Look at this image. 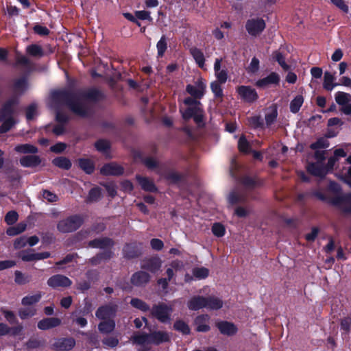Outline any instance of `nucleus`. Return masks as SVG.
<instances>
[{"mask_svg": "<svg viewBox=\"0 0 351 351\" xmlns=\"http://www.w3.org/2000/svg\"><path fill=\"white\" fill-rule=\"evenodd\" d=\"M43 296L41 291H38L36 294L32 295H26L21 300V304L24 306H29L37 304L40 302Z\"/></svg>", "mask_w": 351, "mask_h": 351, "instance_id": "32", "label": "nucleus"}, {"mask_svg": "<svg viewBox=\"0 0 351 351\" xmlns=\"http://www.w3.org/2000/svg\"><path fill=\"white\" fill-rule=\"evenodd\" d=\"M124 173V168L116 162H111L104 164L100 169V173L103 176H119Z\"/></svg>", "mask_w": 351, "mask_h": 351, "instance_id": "13", "label": "nucleus"}, {"mask_svg": "<svg viewBox=\"0 0 351 351\" xmlns=\"http://www.w3.org/2000/svg\"><path fill=\"white\" fill-rule=\"evenodd\" d=\"M273 58L280 65V66L285 70L288 71L290 69L285 61V57L282 53L276 51L273 53Z\"/></svg>", "mask_w": 351, "mask_h": 351, "instance_id": "48", "label": "nucleus"}, {"mask_svg": "<svg viewBox=\"0 0 351 351\" xmlns=\"http://www.w3.org/2000/svg\"><path fill=\"white\" fill-rule=\"evenodd\" d=\"M61 323L62 321L58 317H47L40 320L37 327L40 330H47L59 326Z\"/></svg>", "mask_w": 351, "mask_h": 351, "instance_id": "23", "label": "nucleus"}, {"mask_svg": "<svg viewBox=\"0 0 351 351\" xmlns=\"http://www.w3.org/2000/svg\"><path fill=\"white\" fill-rule=\"evenodd\" d=\"M211 230L213 234L217 237H222L226 233L224 226L218 222L213 223Z\"/></svg>", "mask_w": 351, "mask_h": 351, "instance_id": "58", "label": "nucleus"}, {"mask_svg": "<svg viewBox=\"0 0 351 351\" xmlns=\"http://www.w3.org/2000/svg\"><path fill=\"white\" fill-rule=\"evenodd\" d=\"M210 316L208 314H200L197 315L193 320L195 331L198 332H207L210 330L209 325Z\"/></svg>", "mask_w": 351, "mask_h": 351, "instance_id": "12", "label": "nucleus"}, {"mask_svg": "<svg viewBox=\"0 0 351 351\" xmlns=\"http://www.w3.org/2000/svg\"><path fill=\"white\" fill-rule=\"evenodd\" d=\"M114 245V241L109 237L96 238L88 242V246L92 248H98L104 250L111 249Z\"/></svg>", "mask_w": 351, "mask_h": 351, "instance_id": "16", "label": "nucleus"}, {"mask_svg": "<svg viewBox=\"0 0 351 351\" xmlns=\"http://www.w3.org/2000/svg\"><path fill=\"white\" fill-rule=\"evenodd\" d=\"M193 274L197 279H205L209 275V270L204 267H195L193 269Z\"/></svg>", "mask_w": 351, "mask_h": 351, "instance_id": "55", "label": "nucleus"}, {"mask_svg": "<svg viewBox=\"0 0 351 351\" xmlns=\"http://www.w3.org/2000/svg\"><path fill=\"white\" fill-rule=\"evenodd\" d=\"M238 149L240 152L244 154H248L251 152L250 145L244 135H241L238 141Z\"/></svg>", "mask_w": 351, "mask_h": 351, "instance_id": "45", "label": "nucleus"}, {"mask_svg": "<svg viewBox=\"0 0 351 351\" xmlns=\"http://www.w3.org/2000/svg\"><path fill=\"white\" fill-rule=\"evenodd\" d=\"M215 326L221 335L229 337L234 335L238 332V328L233 322L226 320L216 322Z\"/></svg>", "mask_w": 351, "mask_h": 351, "instance_id": "14", "label": "nucleus"}, {"mask_svg": "<svg viewBox=\"0 0 351 351\" xmlns=\"http://www.w3.org/2000/svg\"><path fill=\"white\" fill-rule=\"evenodd\" d=\"M32 280V276L23 274L22 271L16 270L14 272V282L19 285H24Z\"/></svg>", "mask_w": 351, "mask_h": 351, "instance_id": "38", "label": "nucleus"}, {"mask_svg": "<svg viewBox=\"0 0 351 351\" xmlns=\"http://www.w3.org/2000/svg\"><path fill=\"white\" fill-rule=\"evenodd\" d=\"M166 180L169 181L171 184H176L185 180V176L175 171H168L165 173L158 172Z\"/></svg>", "mask_w": 351, "mask_h": 351, "instance_id": "26", "label": "nucleus"}, {"mask_svg": "<svg viewBox=\"0 0 351 351\" xmlns=\"http://www.w3.org/2000/svg\"><path fill=\"white\" fill-rule=\"evenodd\" d=\"M265 26V21L261 18L248 19L245 23L247 32L253 36H256L262 33Z\"/></svg>", "mask_w": 351, "mask_h": 351, "instance_id": "8", "label": "nucleus"}, {"mask_svg": "<svg viewBox=\"0 0 351 351\" xmlns=\"http://www.w3.org/2000/svg\"><path fill=\"white\" fill-rule=\"evenodd\" d=\"M189 51L198 66L203 69L205 66V58L202 50L196 47H193Z\"/></svg>", "mask_w": 351, "mask_h": 351, "instance_id": "30", "label": "nucleus"}, {"mask_svg": "<svg viewBox=\"0 0 351 351\" xmlns=\"http://www.w3.org/2000/svg\"><path fill=\"white\" fill-rule=\"evenodd\" d=\"M3 123L0 126V134H5L10 131L15 124L14 117H8L3 120Z\"/></svg>", "mask_w": 351, "mask_h": 351, "instance_id": "50", "label": "nucleus"}, {"mask_svg": "<svg viewBox=\"0 0 351 351\" xmlns=\"http://www.w3.org/2000/svg\"><path fill=\"white\" fill-rule=\"evenodd\" d=\"M31 251L32 250H22L19 253V257L25 262L36 261L35 253H32Z\"/></svg>", "mask_w": 351, "mask_h": 351, "instance_id": "63", "label": "nucleus"}, {"mask_svg": "<svg viewBox=\"0 0 351 351\" xmlns=\"http://www.w3.org/2000/svg\"><path fill=\"white\" fill-rule=\"evenodd\" d=\"M280 81V75L276 72H271L265 77L258 80L255 85L258 88H265L271 85H278Z\"/></svg>", "mask_w": 351, "mask_h": 351, "instance_id": "17", "label": "nucleus"}, {"mask_svg": "<svg viewBox=\"0 0 351 351\" xmlns=\"http://www.w3.org/2000/svg\"><path fill=\"white\" fill-rule=\"evenodd\" d=\"M335 101L339 106H345L347 103L351 101V95L348 93L338 91L336 93Z\"/></svg>", "mask_w": 351, "mask_h": 351, "instance_id": "44", "label": "nucleus"}, {"mask_svg": "<svg viewBox=\"0 0 351 351\" xmlns=\"http://www.w3.org/2000/svg\"><path fill=\"white\" fill-rule=\"evenodd\" d=\"M19 99L16 97L8 99L0 108V121L13 117L15 112L14 107L19 104Z\"/></svg>", "mask_w": 351, "mask_h": 351, "instance_id": "9", "label": "nucleus"}, {"mask_svg": "<svg viewBox=\"0 0 351 351\" xmlns=\"http://www.w3.org/2000/svg\"><path fill=\"white\" fill-rule=\"evenodd\" d=\"M130 303L132 307L137 308L142 312H147L151 310L148 304L137 298H132Z\"/></svg>", "mask_w": 351, "mask_h": 351, "instance_id": "40", "label": "nucleus"}, {"mask_svg": "<svg viewBox=\"0 0 351 351\" xmlns=\"http://www.w3.org/2000/svg\"><path fill=\"white\" fill-rule=\"evenodd\" d=\"M158 57H162L167 49V43L165 36H162L156 44Z\"/></svg>", "mask_w": 351, "mask_h": 351, "instance_id": "52", "label": "nucleus"}, {"mask_svg": "<svg viewBox=\"0 0 351 351\" xmlns=\"http://www.w3.org/2000/svg\"><path fill=\"white\" fill-rule=\"evenodd\" d=\"M237 93L241 100L252 104L258 99L256 90L250 86L241 85L237 88Z\"/></svg>", "mask_w": 351, "mask_h": 351, "instance_id": "5", "label": "nucleus"}, {"mask_svg": "<svg viewBox=\"0 0 351 351\" xmlns=\"http://www.w3.org/2000/svg\"><path fill=\"white\" fill-rule=\"evenodd\" d=\"M340 328H341V330H343L344 333H348L350 332V330L351 329V316L350 315L341 319Z\"/></svg>", "mask_w": 351, "mask_h": 351, "instance_id": "64", "label": "nucleus"}, {"mask_svg": "<svg viewBox=\"0 0 351 351\" xmlns=\"http://www.w3.org/2000/svg\"><path fill=\"white\" fill-rule=\"evenodd\" d=\"M26 53L35 58H40L45 56L43 47L38 44H31L25 49Z\"/></svg>", "mask_w": 351, "mask_h": 351, "instance_id": "29", "label": "nucleus"}, {"mask_svg": "<svg viewBox=\"0 0 351 351\" xmlns=\"http://www.w3.org/2000/svg\"><path fill=\"white\" fill-rule=\"evenodd\" d=\"M14 150L18 153L35 154L38 152L35 145L25 143L19 144L14 147Z\"/></svg>", "mask_w": 351, "mask_h": 351, "instance_id": "36", "label": "nucleus"}, {"mask_svg": "<svg viewBox=\"0 0 351 351\" xmlns=\"http://www.w3.org/2000/svg\"><path fill=\"white\" fill-rule=\"evenodd\" d=\"M45 344V341H40L36 338H30L25 343L28 350L38 349L42 348Z\"/></svg>", "mask_w": 351, "mask_h": 351, "instance_id": "56", "label": "nucleus"}, {"mask_svg": "<svg viewBox=\"0 0 351 351\" xmlns=\"http://www.w3.org/2000/svg\"><path fill=\"white\" fill-rule=\"evenodd\" d=\"M312 195L322 202H328L332 206L340 208L345 213L351 214V193L330 199L322 191L316 190L312 192Z\"/></svg>", "mask_w": 351, "mask_h": 351, "instance_id": "2", "label": "nucleus"}, {"mask_svg": "<svg viewBox=\"0 0 351 351\" xmlns=\"http://www.w3.org/2000/svg\"><path fill=\"white\" fill-rule=\"evenodd\" d=\"M306 171L311 175L320 178H325L328 173L327 167L318 162H309L306 166Z\"/></svg>", "mask_w": 351, "mask_h": 351, "instance_id": "20", "label": "nucleus"}, {"mask_svg": "<svg viewBox=\"0 0 351 351\" xmlns=\"http://www.w3.org/2000/svg\"><path fill=\"white\" fill-rule=\"evenodd\" d=\"M249 122L251 127L254 129H263L264 128L263 119L259 115L252 117Z\"/></svg>", "mask_w": 351, "mask_h": 351, "instance_id": "57", "label": "nucleus"}, {"mask_svg": "<svg viewBox=\"0 0 351 351\" xmlns=\"http://www.w3.org/2000/svg\"><path fill=\"white\" fill-rule=\"evenodd\" d=\"M141 253V249L136 243H126L123 247V257L128 260L138 258Z\"/></svg>", "mask_w": 351, "mask_h": 351, "instance_id": "22", "label": "nucleus"}, {"mask_svg": "<svg viewBox=\"0 0 351 351\" xmlns=\"http://www.w3.org/2000/svg\"><path fill=\"white\" fill-rule=\"evenodd\" d=\"M330 145L329 141L324 137H320L317 140L310 145V148L313 150L319 149L328 148Z\"/></svg>", "mask_w": 351, "mask_h": 351, "instance_id": "49", "label": "nucleus"}, {"mask_svg": "<svg viewBox=\"0 0 351 351\" xmlns=\"http://www.w3.org/2000/svg\"><path fill=\"white\" fill-rule=\"evenodd\" d=\"M40 193L43 198L49 203L56 202L59 199L58 196L55 193L47 189H43Z\"/></svg>", "mask_w": 351, "mask_h": 351, "instance_id": "53", "label": "nucleus"}, {"mask_svg": "<svg viewBox=\"0 0 351 351\" xmlns=\"http://www.w3.org/2000/svg\"><path fill=\"white\" fill-rule=\"evenodd\" d=\"M202 108L199 106H193L186 108L183 112H182V117L183 119L187 121L193 119L195 115L200 111Z\"/></svg>", "mask_w": 351, "mask_h": 351, "instance_id": "47", "label": "nucleus"}, {"mask_svg": "<svg viewBox=\"0 0 351 351\" xmlns=\"http://www.w3.org/2000/svg\"><path fill=\"white\" fill-rule=\"evenodd\" d=\"M84 223V217L80 214H74L60 220L57 230L63 234L71 233L77 230Z\"/></svg>", "mask_w": 351, "mask_h": 351, "instance_id": "3", "label": "nucleus"}, {"mask_svg": "<svg viewBox=\"0 0 351 351\" xmlns=\"http://www.w3.org/2000/svg\"><path fill=\"white\" fill-rule=\"evenodd\" d=\"M223 300L214 295L206 297V308L209 310H219L223 307Z\"/></svg>", "mask_w": 351, "mask_h": 351, "instance_id": "28", "label": "nucleus"}, {"mask_svg": "<svg viewBox=\"0 0 351 351\" xmlns=\"http://www.w3.org/2000/svg\"><path fill=\"white\" fill-rule=\"evenodd\" d=\"M101 197V189L99 186L92 188L88 192V199L90 202H97Z\"/></svg>", "mask_w": 351, "mask_h": 351, "instance_id": "54", "label": "nucleus"}, {"mask_svg": "<svg viewBox=\"0 0 351 351\" xmlns=\"http://www.w3.org/2000/svg\"><path fill=\"white\" fill-rule=\"evenodd\" d=\"M135 178L144 191L149 193H157L158 191V189L154 181L149 178L136 174Z\"/></svg>", "mask_w": 351, "mask_h": 351, "instance_id": "19", "label": "nucleus"}, {"mask_svg": "<svg viewBox=\"0 0 351 351\" xmlns=\"http://www.w3.org/2000/svg\"><path fill=\"white\" fill-rule=\"evenodd\" d=\"M169 341V335L166 331L155 330L149 332V343L159 346Z\"/></svg>", "mask_w": 351, "mask_h": 351, "instance_id": "21", "label": "nucleus"}, {"mask_svg": "<svg viewBox=\"0 0 351 351\" xmlns=\"http://www.w3.org/2000/svg\"><path fill=\"white\" fill-rule=\"evenodd\" d=\"M47 284L53 289H59L69 287L72 285V281L64 275L55 274L49 278Z\"/></svg>", "mask_w": 351, "mask_h": 351, "instance_id": "6", "label": "nucleus"}, {"mask_svg": "<svg viewBox=\"0 0 351 351\" xmlns=\"http://www.w3.org/2000/svg\"><path fill=\"white\" fill-rule=\"evenodd\" d=\"M173 327L175 330L181 332L184 335H188L191 333L189 326L182 319H177Z\"/></svg>", "mask_w": 351, "mask_h": 351, "instance_id": "37", "label": "nucleus"}, {"mask_svg": "<svg viewBox=\"0 0 351 351\" xmlns=\"http://www.w3.org/2000/svg\"><path fill=\"white\" fill-rule=\"evenodd\" d=\"M173 308L165 303L154 304L150 310V315L162 324L169 323L171 320Z\"/></svg>", "mask_w": 351, "mask_h": 351, "instance_id": "4", "label": "nucleus"}, {"mask_svg": "<svg viewBox=\"0 0 351 351\" xmlns=\"http://www.w3.org/2000/svg\"><path fill=\"white\" fill-rule=\"evenodd\" d=\"M150 275L145 271L134 272L130 278L132 285L137 287H145L150 281Z\"/></svg>", "mask_w": 351, "mask_h": 351, "instance_id": "15", "label": "nucleus"}, {"mask_svg": "<svg viewBox=\"0 0 351 351\" xmlns=\"http://www.w3.org/2000/svg\"><path fill=\"white\" fill-rule=\"evenodd\" d=\"M228 200L231 205H234L238 203H245L246 202V197L244 195L240 194L235 191H232L229 193Z\"/></svg>", "mask_w": 351, "mask_h": 351, "instance_id": "41", "label": "nucleus"}, {"mask_svg": "<svg viewBox=\"0 0 351 351\" xmlns=\"http://www.w3.org/2000/svg\"><path fill=\"white\" fill-rule=\"evenodd\" d=\"M222 83L217 81L213 82L210 84V88L216 98H221L223 96V90L221 86Z\"/></svg>", "mask_w": 351, "mask_h": 351, "instance_id": "61", "label": "nucleus"}, {"mask_svg": "<svg viewBox=\"0 0 351 351\" xmlns=\"http://www.w3.org/2000/svg\"><path fill=\"white\" fill-rule=\"evenodd\" d=\"M162 262L158 257H151L142 261L141 264V269L147 270L152 273H156L160 269Z\"/></svg>", "mask_w": 351, "mask_h": 351, "instance_id": "18", "label": "nucleus"}, {"mask_svg": "<svg viewBox=\"0 0 351 351\" xmlns=\"http://www.w3.org/2000/svg\"><path fill=\"white\" fill-rule=\"evenodd\" d=\"M117 310L118 305L116 304L102 305L97 309L95 316L101 320L112 319L116 316Z\"/></svg>", "mask_w": 351, "mask_h": 351, "instance_id": "7", "label": "nucleus"}, {"mask_svg": "<svg viewBox=\"0 0 351 351\" xmlns=\"http://www.w3.org/2000/svg\"><path fill=\"white\" fill-rule=\"evenodd\" d=\"M95 147L99 152L105 153L110 148V145L106 140L99 139L95 143Z\"/></svg>", "mask_w": 351, "mask_h": 351, "instance_id": "60", "label": "nucleus"}, {"mask_svg": "<svg viewBox=\"0 0 351 351\" xmlns=\"http://www.w3.org/2000/svg\"><path fill=\"white\" fill-rule=\"evenodd\" d=\"M241 184L248 189H253L256 186H261L263 182L259 179L245 176L241 179Z\"/></svg>", "mask_w": 351, "mask_h": 351, "instance_id": "35", "label": "nucleus"}, {"mask_svg": "<svg viewBox=\"0 0 351 351\" xmlns=\"http://www.w3.org/2000/svg\"><path fill=\"white\" fill-rule=\"evenodd\" d=\"M187 307L189 310L194 311L206 308V297L202 295L193 296L188 301Z\"/></svg>", "mask_w": 351, "mask_h": 351, "instance_id": "25", "label": "nucleus"}, {"mask_svg": "<svg viewBox=\"0 0 351 351\" xmlns=\"http://www.w3.org/2000/svg\"><path fill=\"white\" fill-rule=\"evenodd\" d=\"M133 343L138 345H143L145 343H149V333L143 332L140 335H136L132 338Z\"/></svg>", "mask_w": 351, "mask_h": 351, "instance_id": "51", "label": "nucleus"}, {"mask_svg": "<svg viewBox=\"0 0 351 351\" xmlns=\"http://www.w3.org/2000/svg\"><path fill=\"white\" fill-rule=\"evenodd\" d=\"M119 340L116 337H107L102 339V343L106 348H114L119 345Z\"/></svg>", "mask_w": 351, "mask_h": 351, "instance_id": "62", "label": "nucleus"}, {"mask_svg": "<svg viewBox=\"0 0 351 351\" xmlns=\"http://www.w3.org/2000/svg\"><path fill=\"white\" fill-rule=\"evenodd\" d=\"M106 228V226L104 222H98V223H94L90 230H81L77 232V236H84L86 237L90 233V231L94 232L97 234L101 233L104 232Z\"/></svg>", "mask_w": 351, "mask_h": 351, "instance_id": "33", "label": "nucleus"}, {"mask_svg": "<svg viewBox=\"0 0 351 351\" xmlns=\"http://www.w3.org/2000/svg\"><path fill=\"white\" fill-rule=\"evenodd\" d=\"M75 343L73 337H60L55 339L51 348L56 351H70L75 347Z\"/></svg>", "mask_w": 351, "mask_h": 351, "instance_id": "10", "label": "nucleus"}, {"mask_svg": "<svg viewBox=\"0 0 351 351\" xmlns=\"http://www.w3.org/2000/svg\"><path fill=\"white\" fill-rule=\"evenodd\" d=\"M19 316L21 319H26L36 314V308L34 307L21 308L19 310Z\"/></svg>", "mask_w": 351, "mask_h": 351, "instance_id": "46", "label": "nucleus"}, {"mask_svg": "<svg viewBox=\"0 0 351 351\" xmlns=\"http://www.w3.org/2000/svg\"><path fill=\"white\" fill-rule=\"evenodd\" d=\"M278 117L277 108H274L269 112L265 114V123L267 127L271 126L276 121Z\"/></svg>", "mask_w": 351, "mask_h": 351, "instance_id": "59", "label": "nucleus"}, {"mask_svg": "<svg viewBox=\"0 0 351 351\" xmlns=\"http://www.w3.org/2000/svg\"><path fill=\"white\" fill-rule=\"evenodd\" d=\"M304 103V97L301 95H298L290 102V111L292 113H298Z\"/></svg>", "mask_w": 351, "mask_h": 351, "instance_id": "42", "label": "nucleus"}, {"mask_svg": "<svg viewBox=\"0 0 351 351\" xmlns=\"http://www.w3.org/2000/svg\"><path fill=\"white\" fill-rule=\"evenodd\" d=\"M27 225L24 223H19L15 226L10 227L7 229L6 233L9 236L18 235L26 230Z\"/></svg>", "mask_w": 351, "mask_h": 351, "instance_id": "43", "label": "nucleus"}, {"mask_svg": "<svg viewBox=\"0 0 351 351\" xmlns=\"http://www.w3.org/2000/svg\"><path fill=\"white\" fill-rule=\"evenodd\" d=\"M115 322L113 319H105L98 325V330L102 334H109L115 328Z\"/></svg>", "mask_w": 351, "mask_h": 351, "instance_id": "31", "label": "nucleus"}, {"mask_svg": "<svg viewBox=\"0 0 351 351\" xmlns=\"http://www.w3.org/2000/svg\"><path fill=\"white\" fill-rule=\"evenodd\" d=\"M52 164L54 166L64 170L70 169L72 166L71 160L68 158L64 156H58L52 160Z\"/></svg>", "mask_w": 351, "mask_h": 351, "instance_id": "34", "label": "nucleus"}, {"mask_svg": "<svg viewBox=\"0 0 351 351\" xmlns=\"http://www.w3.org/2000/svg\"><path fill=\"white\" fill-rule=\"evenodd\" d=\"M19 162L23 167L34 168L40 165L41 158L35 154L26 155L20 158Z\"/></svg>", "mask_w": 351, "mask_h": 351, "instance_id": "24", "label": "nucleus"}, {"mask_svg": "<svg viewBox=\"0 0 351 351\" xmlns=\"http://www.w3.org/2000/svg\"><path fill=\"white\" fill-rule=\"evenodd\" d=\"M206 84L202 78L198 79L195 85L187 84L186 91L195 99H202L204 95Z\"/></svg>", "mask_w": 351, "mask_h": 351, "instance_id": "11", "label": "nucleus"}, {"mask_svg": "<svg viewBox=\"0 0 351 351\" xmlns=\"http://www.w3.org/2000/svg\"><path fill=\"white\" fill-rule=\"evenodd\" d=\"M78 167L86 174H92L95 169L93 160L89 158H80L77 160Z\"/></svg>", "mask_w": 351, "mask_h": 351, "instance_id": "27", "label": "nucleus"}, {"mask_svg": "<svg viewBox=\"0 0 351 351\" xmlns=\"http://www.w3.org/2000/svg\"><path fill=\"white\" fill-rule=\"evenodd\" d=\"M334 76L330 72H325L324 77L323 87L328 91H331L335 86H338V83H333Z\"/></svg>", "mask_w": 351, "mask_h": 351, "instance_id": "39", "label": "nucleus"}, {"mask_svg": "<svg viewBox=\"0 0 351 351\" xmlns=\"http://www.w3.org/2000/svg\"><path fill=\"white\" fill-rule=\"evenodd\" d=\"M51 98L55 104L66 105L75 114L85 117L88 115V110L80 101V99L98 102L105 98V95L96 88H89L86 90H80L77 92L63 88L52 91Z\"/></svg>", "mask_w": 351, "mask_h": 351, "instance_id": "1", "label": "nucleus"}]
</instances>
